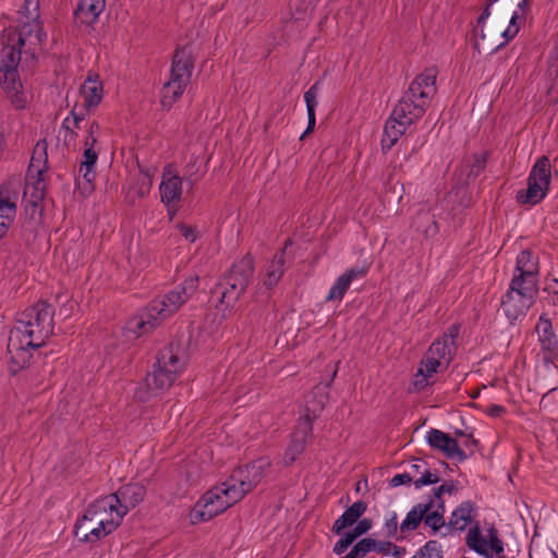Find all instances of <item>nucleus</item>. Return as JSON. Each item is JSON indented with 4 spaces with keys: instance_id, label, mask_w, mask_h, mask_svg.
<instances>
[{
    "instance_id": "nucleus-1",
    "label": "nucleus",
    "mask_w": 558,
    "mask_h": 558,
    "mask_svg": "<svg viewBox=\"0 0 558 558\" xmlns=\"http://www.w3.org/2000/svg\"><path fill=\"white\" fill-rule=\"evenodd\" d=\"M39 0H24L19 11V47L5 46L0 60V85L15 109H24L28 94L19 74L22 52L34 53L45 38L39 21Z\"/></svg>"
},
{
    "instance_id": "nucleus-2",
    "label": "nucleus",
    "mask_w": 558,
    "mask_h": 558,
    "mask_svg": "<svg viewBox=\"0 0 558 558\" xmlns=\"http://www.w3.org/2000/svg\"><path fill=\"white\" fill-rule=\"evenodd\" d=\"M52 332L53 310L49 304L41 302L25 310L9 335L10 371L17 373L28 366L33 351L45 345Z\"/></svg>"
},
{
    "instance_id": "nucleus-3",
    "label": "nucleus",
    "mask_w": 558,
    "mask_h": 558,
    "mask_svg": "<svg viewBox=\"0 0 558 558\" xmlns=\"http://www.w3.org/2000/svg\"><path fill=\"white\" fill-rule=\"evenodd\" d=\"M435 93L436 73L433 70L425 71L412 81L385 124L383 150H389L407 129L422 117Z\"/></svg>"
},
{
    "instance_id": "nucleus-4",
    "label": "nucleus",
    "mask_w": 558,
    "mask_h": 558,
    "mask_svg": "<svg viewBox=\"0 0 558 558\" xmlns=\"http://www.w3.org/2000/svg\"><path fill=\"white\" fill-rule=\"evenodd\" d=\"M189 362L185 342H171L166 347L150 374L145 379L147 397L158 396L168 390L184 372Z\"/></svg>"
},
{
    "instance_id": "nucleus-5",
    "label": "nucleus",
    "mask_w": 558,
    "mask_h": 558,
    "mask_svg": "<svg viewBox=\"0 0 558 558\" xmlns=\"http://www.w3.org/2000/svg\"><path fill=\"white\" fill-rule=\"evenodd\" d=\"M108 501L95 500L74 524V535L82 543H96L112 533L120 522L111 515Z\"/></svg>"
},
{
    "instance_id": "nucleus-6",
    "label": "nucleus",
    "mask_w": 558,
    "mask_h": 558,
    "mask_svg": "<svg viewBox=\"0 0 558 558\" xmlns=\"http://www.w3.org/2000/svg\"><path fill=\"white\" fill-rule=\"evenodd\" d=\"M253 275V264L250 258H243L234 264L231 270L211 291L210 302L222 313L231 308L245 291Z\"/></svg>"
},
{
    "instance_id": "nucleus-7",
    "label": "nucleus",
    "mask_w": 558,
    "mask_h": 558,
    "mask_svg": "<svg viewBox=\"0 0 558 558\" xmlns=\"http://www.w3.org/2000/svg\"><path fill=\"white\" fill-rule=\"evenodd\" d=\"M242 498L243 490H236L229 480H226L205 493L196 502L190 515L191 522L208 521L239 502Z\"/></svg>"
},
{
    "instance_id": "nucleus-8",
    "label": "nucleus",
    "mask_w": 558,
    "mask_h": 558,
    "mask_svg": "<svg viewBox=\"0 0 558 558\" xmlns=\"http://www.w3.org/2000/svg\"><path fill=\"white\" fill-rule=\"evenodd\" d=\"M101 133L98 122L90 123L87 136L84 140V151L78 167L76 189L84 196L94 191V182L97 175L98 148L97 143Z\"/></svg>"
},
{
    "instance_id": "nucleus-9",
    "label": "nucleus",
    "mask_w": 558,
    "mask_h": 558,
    "mask_svg": "<svg viewBox=\"0 0 558 558\" xmlns=\"http://www.w3.org/2000/svg\"><path fill=\"white\" fill-rule=\"evenodd\" d=\"M192 65L187 58L177 53L172 61L170 77L161 89V105L163 108H171L182 96L190 83Z\"/></svg>"
},
{
    "instance_id": "nucleus-10",
    "label": "nucleus",
    "mask_w": 558,
    "mask_h": 558,
    "mask_svg": "<svg viewBox=\"0 0 558 558\" xmlns=\"http://www.w3.org/2000/svg\"><path fill=\"white\" fill-rule=\"evenodd\" d=\"M550 179V161L544 156L533 166L527 178V187L518 192V202L531 205L539 203L547 195Z\"/></svg>"
},
{
    "instance_id": "nucleus-11",
    "label": "nucleus",
    "mask_w": 558,
    "mask_h": 558,
    "mask_svg": "<svg viewBox=\"0 0 558 558\" xmlns=\"http://www.w3.org/2000/svg\"><path fill=\"white\" fill-rule=\"evenodd\" d=\"M537 288L532 284L521 283L518 279H512L510 287L501 301V307L510 322L525 315L533 303Z\"/></svg>"
},
{
    "instance_id": "nucleus-12",
    "label": "nucleus",
    "mask_w": 558,
    "mask_h": 558,
    "mask_svg": "<svg viewBox=\"0 0 558 558\" xmlns=\"http://www.w3.org/2000/svg\"><path fill=\"white\" fill-rule=\"evenodd\" d=\"M324 398L318 401H308L304 413L301 414L299 423L292 433L291 441L286 452V460L288 462H293L303 452L306 441L312 435V423L324 408Z\"/></svg>"
},
{
    "instance_id": "nucleus-13",
    "label": "nucleus",
    "mask_w": 558,
    "mask_h": 558,
    "mask_svg": "<svg viewBox=\"0 0 558 558\" xmlns=\"http://www.w3.org/2000/svg\"><path fill=\"white\" fill-rule=\"evenodd\" d=\"M146 488L140 483H130L121 486L116 493L99 498L101 501H108L111 515L116 517L121 523L130 510L143 501Z\"/></svg>"
},
{
    "instance_id": "nucleus-14",
    "label": "nucleus",
    "mask_w": 558,
    "mask_h": 558,
    "mask_svg": "<svg viewBox=\"0 0 558 558\" xmlns=\"http://www.w3.org/2000/svg\"><path fill=\"white\" fill-rule=\"evenodd\" d=\"M22 182L11 178L0 185V241L7 236L17 213Z\"/></svg>"
},
{
    "instance_id": "nucleus-15",
    "label": "nucleus",
    "mask_w": 558,
    "mask_h": 558,
    "mask_svg": "<svg viewBox=\"0 0 558 558\" xmlns=\"http://www.w3.org/2000/svg\"><path fill=\"white\" fill-rule=\"evenodd\" d=\"M198 287V278L191 276L186 278L182 284L178 286L161 299L154 300L150 302L153 311L165 320L172 314H174L182 304L196 291Z\"/></svg>"
},
{
    "instance_id": "nucleus-16",
    "label": "nucleus",
    "mask_w": 558,
    "mask_h": 558,
    "mask_svg": "<svg viewBox=\"0 0 558 558\" xmlns=\"http://www.w3.org/2000/svg\"><path fill=\"white\" fill-rule=\"evenodd\" d=\"M466 544L480 558H496L504 553V542L495 527H472L466 535Z\"/></svg>"
},
{
    "instance_id": "nucleus-17",
    "label": "nucleus",
    "mask_w": 558,
    "mask_h": 558,
    "mask_svg": "<svg viewBox=\"0 0 558 558\" xmlns=\"http://www.w3.org/2000/svg\"><path fill=\"white\" fill-rule=\"evenodd\" d=\"M270 466L268 458H259L236 470L228 480L236 490H243V497L258 485Z\"/></svg>"
},
{
    "instance_id": "nucleus-18",
    "label": "nucleus",
    "mask_w": 558,
    "mask_h": 558,
    "mask_svg": "<svg viewBox=\"0 0 558 558\" xmlns=\"http://www.w3.org/2000/svg\"><path fill=\"white\" fill-rule=\"evenodd\" d=\"M161 322L162 319L153 311V305L149 304L126 323L125 335L130 339L140 338L154 330Z\"/></svg>"
},
{
    "instance_id": "nucleus-19",
    "label": "nucleus",
    "mask_w": 558,
    "mask_h": 558,
    "mask_svg": "<svg viewBox=\"0 0 558 558\" xmlns=\"http://www.w3.org/2000/svg\"><path fill=\"white\" fill-rule=\"evenodd\" d=\"M425 440L429 447L441 451L448 459H458L461 461L465 458L457 440L439 429H428L425 434Z\"/></svg>"
},
{
    "instance_id": "nucleus-20",
    "label": "nucleus",
    "mask_w": 558,
    "mask_h": 558,
    "mask_svg": "<svg viewBox=\"0 0 558 558\" xmlns=\"http://www.w3.org/2000/svg\"><path fill=\"white\" fill-rule=\"evenodd\" d=\"M161 202L169 208L174 206L182 195V180L178 173L169 166L162 173L159 184Z\"/></svg>"
},
{
    "instance_id": "nucleus-21",
    "label": "nucleus",
    "mask_w": 558,
    "mask_h": 558,
    "mask_svg": "<svg viewBox=\"0 0 558 558\" xmlns=\"http://www.w3.org/2000/svg\"><path fill=\"white\" fill-rule=\"evenodd\" d=\"M538 264L537 259L527 251L521 252L517 257L515 270L512 279L521 283L537 288Z\"/></svg>"
},
{
    "instance_id": "nucleus-22",
    "label": "nucleus",
    "mask_w": 558,
    "mask_h": 558,
    "mask_svg": "<svg viewBox=\"0 0 558 558\" xmlns=\"http://www.w3.org/2000/svg\"><path fill=\"white\" fill-rule=\"evenodd\" d=\"M46 184L43 178V172L38 170L36 177H28L25 187L24 197L26 202V210H32V214L39 211V205L45 196Z\"/></svg>"
},
{
    "instance_id": "nucleus-23",
    "label": "nucleus",
    "mask_w": 558,
    "mask_h": 558,
    "mask_svg": "<svg viewBox=\"0 0 558 558\" xmlns=\"http://www.w3.org/2000/svg\"><path fill=\"white\" fill-rule=\"evenodd\" d=\"M363 275V269L351 268L345 272L341 274L335 282L331 284L326 301L328 302H341L345 292L350 288L352 281Z\"/></svg>"
},
{
    "instance_id": "nucleus-24",
    "label": "nucleus",
    "mask_w": 558,
    "mask_h": 558,
    "mask_svg": "<svg viewBox=\"0 0 558 558\" xmlns=\"http://www.w3.org/2000/svg\"><path fill=\"white\" fill-rule=\"evenodd\" d=\"M81 96L88 109L97 107L104 97V85L97 75H88L81 86Z\"/></svg>"
},
{
    "instance_id": "nucleus-25",
    "label": "nucleus",
    "mask_w": 558,
    "mask_h": 558,
    "mask_svg": "<svg viewBox=\"0 0 558 558\" xmlns=\"http://www.w3.org/2000/svg\"><path fill=\"white\" fill-rule=\"evenodd\" d=\"M457 335L458 329L453 328L449 333H445L439 339L434 341L428 349V351L432 352L435 357L440 360V362L447 366L450 363L451 355L454 350V338Z\"/></svg>"
},
{
    "instance_id": "nucleus-26",
    "label": "nucleus",
    "mask_w": 558,
    "mask_h": 558,
    "mask_svg": "<svg viewBox=\"0 0 558 558\" xmlns=\"http://www.w3.org/2000/svg\"><path fill=\"white\" fill-rule=\"evenodd\" d=\"M105 8V0H80L75 14L82 23L92 24L98 20Z\"/></svg>"
},
{
    "instance_id": "nucleus-27",
    "label": "nucleus",
    "mask_w": 558,
    "mask_h": 558,
    "mask_svg": "<svg viewBox=\"0 0 558 558\" xmlns=\"http://www.w3.org/2000/svg\"><path fill=\"white\" fill-rule=\"evenodd\" d=\"M475 518V511L470 502H462L457 507L449 519V527L456 532L464 531Z\"/></svg>"
},
{
    "instance_id": "nucleus-28",
    "label": "nucleus",
    "mask_w": 558,
    "mask_h": 558,
    "mask_svg": "<svg viewBox=\"0 0 558 558\" xmlns=\"http://www.w3.org/2000/svg\"><path fill=\"white\" fill-rule=\"evenodd\" d=\"M365 511L366 504L364 501H355L335 521L332 532L341 534L344 529L353 525Z\"/></svg>"
},
{
    "instance_id": "nucleus-29",
    "label": "nucleus",
    "mask_w": 558,
    "mask_h": 558,
    "mask_svg": "<svg viewBox=\"0 0 558 558\" xmlns=\"http://www.w3.org/2000/svg\"><path fill=\"white\" fill-rule=\"evenodd\" d=\"M530 0H521L512 12L508 27L502 32V37L507 40L512 39L519 32V23L525 21L529 12Z\"/></svg>"
},
{
    "instance_id": "nucleus-30",
    "label": "nucleus",
    "mask_w": 558,
    "mask_h": 558,
    "mask_svg": "<svg viewBox=\"0 0 558 558\" xmlns=\"http://www.w3.org/2000/svg\"><path fill=\"white\" fill-rule=\"evenodd\" d=\"M432 501L420 502L414 506L405 515L400 523V530L402 532H409L415 530L418 524L423 521L424 514L427 510H430Z\"/></svg>"
},
{
    "instance_id": "nucleus-31",
    "label": "nucleus",
    "mask_w": 558,
    "mask_h": 558,
    "mask_svg": "<svg viewBox=\"0 0 558 558\" xmlns=\"http://www.w3.org/2000/svg\"><path fill=\"white\" fill-rule=\"evenodd\" d=\"M536 333L544 350H553L557 344V338L553 330L551 322L544 315L539 317L536 325Z\"/></svg>"
},
{
    "instance_id": "nucleus-32",
    "label": "nucleus",
    "mask_w": 558,
    "mask_h": 558,
    "mask_svg": "<svg viewBox=\"0 0 558 558\" xmlns=\"http://www.w3.org/2000/svg\"><path fill=\"white\" fill-rule=\"evenodd\" d=\"M319 94V89L317 84H314L305 94L304 101L306 104L307 111V128L305 133L311 132L316 124L315 110L318 105L317 97Z\"/></svg>"
},
{
    "instance_id": "nucleus-33",
    "label": "nucleus",
    "mask_w": 558,
    "mask_h": 558,
    "mask_svg": "<svg viewBox=\"0 0 558 558\" xmlns=\"http://www.w3.org/2000/svg\"><path fill=\"white\" fill-rule=\"evenodd\" d=\"M283 257L282 254L276 256L266 267V275L264 279V284L267 288H271L278 283L282 274H283Z\"/></svg>"
},
{
    "instance_id": "nucleus-34",
    "label": "nucleus",
    "mask_w": 558,
    "mask_h": 558,
    "mask_svg": "<svg viewBox=\"0 0 558 558\" xmlns=\"http://www.w3.org/2000/svg\"><path fill=\"white\" fill-rule=\"evenodd\" d=\"M435 374H437V373L432 372L430 368L425 367V365L421 363L420 367L413 378L414 387L416 389L425 388L426 386H428L432 383V378L434 377Z\"/></svg>"
},
{
    "instance_id": "nucleus-35",
    "label": "nucleus",
    "mask_w": 558,
    "mask_h": 558,
    "mask_svg": "<svg viewBox=\"0 0 558 558\" xmlns=\"http://www.w3.org/2000/svg\"><path fill=\"white\" fill-rule=\"evenodd\" d=\"M430 501L432 508L425 512L423 521L433 531H437L445 524V520L442 513L438 509H434V501Z\"/></svg>"
},
{
    "instance_id": "nucleus-36",
    "label": "nucleus",
    "mask_w": 558,
    "mask_h": 558,
    "mask_svg": "<svg viewBox=\"0 0 558 558\" xmlns=\"http://www.w3.org/2000/svg\"><path fill=\"white\" fill-rule=\"evenodd\" d=\"M412 558H442L440 546L437 542L429 541Z\"/></svg>"
},
{
    "instance_id": "nucleus-37",
    "label": "nucleus",
    "mask_w": 558,
    "mask_h": 558,
    "mask_svg": "<svg viewBox=\"0 0 558 558\" xmlns=\"http://www.w3.org/2000/svg\"><path fill=\"white\" fill-rule=\"evenodd\" d=\"M375 551L384 555V556H392V557H399L404 555V549L398 547L397 545L392 544L391 542H376V548Z\"/></svg>"
},
{
    "instance_id": "nucleus-38",
    "label": "nucleus",
    "mask_w": 558,
    "mask_h": 558,
    "mask_svg": "<svg viewBox=\"0 0 558 558\" xmlns=\"http://www.w3.org/2000/svg\"><path fill=\"white\" fill-rule=\"evenodd\" d=\"M438 481H439V477H438L437 472H433L425 468L422 471L421 476L413 481V484H414V487L418 489L424 486L436 484V483H438Z\"/></svg>"
},
{
    "instance_id": "nucleus-39",
    "label": "nucleus",
    "mask_w": 558,
    "mask_h": 558,
    "mask_svg": "<svg viewBox=\"0 0 558 558\" xmlns=\"http://www.w3.org/2000/svg\"><path fill=\"white\" fill-rule=\"evenodd\" d=\"M398 527H400L398 523V515L395 511H389L384 517V531L387 536H395L397 534Z\"/></svg>"
},
{
    "instance_id": "nucleus-40",
    "label": "nucleus",
    "mask_w": 558,
    "mask_h": 558,
    "mask_svg": "<svg viewBox=\"0 0 558 558\" xmlns=\"http://www.w3.org/2000/svg\"><path fill=\"white\" fill-rule=\"evenodd\" d=\"M354 553H357L361 558H364L366 554L375 551L376 541L369 537L362 538L354 546Z\"/></svg>"
},
{
    "instance_id": "nucleus-41",
    "label": "nucleus",
    "mask_w": 558,
    "mask_h": 558,
    "mask_svg": "<svg viewBox=\"0 0 558 558\" xmlns=\"http://www.w3.org/2000/svg\"><path fill=\"white\" fill-rule=\"evenodd\" d=\"M356 538L353 537V534L348 531L345 532L335 544L333 551L337 555L343 554L355 541Z\"/></svg>"
},
{
    "instance_id": "nucleus-42",
    "label": "nucleus",
    "mask_w": 558,
    "mask_h": 558,
    "mask_svg": "<svg viewBox=\"0 0 558 558\" xmlns=\"http://www.w3.org/2000/svg\"><path fill=\"white\" fill-rule=\"evenodd\" d=\"M177 228L180 231L181 235L191 243L195 242L199 236L198 230L193 226L180 223L177 226Z\"/></svg>"
},
{
    "instance_id": "nucleus-43",
    "label": "nucleus",
    "mask_w": 558,
    "mask_h": 558,
    "mask_svg": "<svg viewBox=\"0 0 558 558\" xmlns=\"http://www.w3.org/2000/svg\"><path fill=\"white\" fill-rule=\"evenodd\" d=\"M58 301L61 304L59 314L64 318L69 317L75 306V303L66 294L60 295Z\"/></svg>"
},
{
    "instance_id": "nucleus-44",
    "label": "nucleus",
    "mask_w": 558,
    "mask_h": 558,
    "mask_svg": "<svg viewBox=\"0 0 558 558\" xmlns=\"http://www.w3.org/2000/svg\"><path fill=\"white\" fill-rule=\"evenodd\" d=\"M422 364L425 365V367H428L432 369V372H436L438 373V371L441 368V367H447L446 364H442L440 362V360H438L437 357L434 356V354L429 351L426 352L425 356L423 357Z\"/></svg>"
},
{
    "instance_id": "nucleus-45",
    "label": "nucleus",
    "mask_w": 558,
    "mask_h": 558,
    "mask_svg": "<svg viewBox=\"0 0 558 558\" xmlns=\"http://www.w3.org/2000/svg\"><path fill=\"white\" fill-rule=\"evenodd\" d=\"M356 522V525L353 527V530L350 531L355 538L365 534L372 529V521L369 519L364 518Z\"/></svg>"
},
{
    "instance_id": "nucleus-46",
    "label": "nucleus",
    "mask_w": 558,
    "mask_h": 558,
    "mask_svg": "<svg viewBox=\"0 0 558 558\" xmlns=\"http://www.w3.org/2000/svg\"><path fill=\"white\" fill-rule=\"evenodd\" d=\"M412 481V476L409 473H399L391 477L390 486L399 487L402 485H409Z\"/></svg>"
},
{
    "instance_id": "nucleus-47",
    "label": "nucleus",
    "mask_w": 558,
    "mask_h": 558,
    "mask_svg": "<svg viewBox=\"0 0 558 558\" xmlns=\"http://www.w3.org/2000/svg\"><path fill=\"white\" fill-rule=\"evenodd\" d=\"M485 25L475 24L473 27V41H474V48L477 51H481L480 49V41L485 39V33H484Z\"/></svg>"
},
{
    "instance_id": "nucleus-48",
    "label": "nucleus",
    "mask_w": 558,
    "mask_h": 558,
    "mask_svg": "<svg viewBox=\"0 0 558 558\" xmlns=\"http://www.w3.org/2000/svg\"><path fill=\"white\" fill-rule=\"evenodd\" d=\"M492 14V11H490V5H487L483 12L481 13V15L477 17V21H476V24H480V25H485L486 24V21L488 20V17L490 16Z\"/></svg>"
},
{
    "instance_id": "nucleus-49",
    "label": "nucleus",
    "mask_w": 558,
    "mask_h": 558,
    "mask_svg": "<svg viewBox=\"0 0 558 558\" xmlns=\"http://www.w3.org/2000/svg\"><path fill=\"white\" fill-rule=\"evenodd\" d=\"M504 412L505 408L498 404H493L488 408V414L494 417L500 416Z\"/></svg>"
},
{
    "instance_id": "nucleus-50",
    "label": "nucleus",
    "mask_w": 558,
    "mask_h": 558,
    "mask_svg": "<svg viewBox=\"0 0 558 558\" xmlns=\"http://www.w3.org/2000/svg\"><path fill=\"white\" fill-rule=\"evenodd\" d=\"M411 469L415 472H421L425 469V462L423 460H416L411 464Z\"/></svg>"
},
{
    "instance_id": "nucleus-51",
    "label": "nucleus",
    "mask_w": 558,
    "mask_h": 558,
    "mask_svg": "<svg viewBox=\"0 0 558 558\" xmlns=\"http://www.w3.org/2000/svg\"><path fill=\"white\" fill-rule=\"evenodd\" d=\"M482 167H483V160H477V169H476V171L472 170L471 172L475 174V173H477L482 169Z\"/></svg>"
},
{
    "instance_id": "nucleus-52",
    "label": "nucleus",
    "mask_w": 558,
    "mask_h": 558,
    "mask_svg": "<svg viewBox=\"0 0 558 558\" xmlns=\"http://www.w3.org/2000/svg\"><path fill=\"white\" fill-rule=\"evenodd\" d=\"M498 0H489V4L492 7L493 3L497 2Z\"/></svg>"
}]
</instances>
